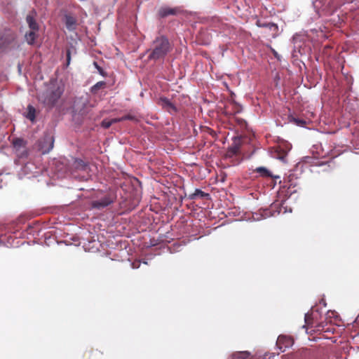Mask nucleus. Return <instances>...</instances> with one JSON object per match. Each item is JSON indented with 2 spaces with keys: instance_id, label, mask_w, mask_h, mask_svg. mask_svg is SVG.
<instances>
[{
  "instance_id": "nucleus-26",
  "label": "nucleus",
  "mask_w": 359,
  "mask_h": 359,
  "mask_svg": "<svg viewBox=\"0 0 359 359\" xmlns=\"http://www.w3.org/2000/svg\"><path fill=\"white\" fill-rule=\"evenodd\" d=\"M255 215H256V217H255V216H253V217H254V219H259V218L257 217L258 214H256Z\"/></svg>"
},
{
  "instance_id": "nucleus-18",
  "label": "nucleus",
  "mask_w": 359,
  "mask_h": 359,
  "mask_svg": "<svg viewBox=\"0 0 359 359\" xmlns=\"http://www.w3.org/2000/svg\"><path fill=\"white\" fill-rule=\"evenodd\" d=\"M236 139L235 140L234 143L229 149V152L231 153V154H236L238 151V149H239V147L236 143Z\"/></svg>"
},
{
  "instance_id": "nucleus-4",
  "label": "nucleus",
  "mask_w": 359,
  "mask_h": 359,
  "mask_svg": "<svg viewBox=\"0 0 359 359\" xmlns=\"http://www.w3.org/2000/svg\"><path fill=\"white\" fill-rule=\"evenodd\" d=\"M54 138L50 135H45L39 142V149L43 154H48L53 148Z\"/></svg>"
},
{
  "instance_id": "nucleus-3",
  "label": "nucleus",
  "mask_w": 359,
  "mask_h": 359,
  "mask_svg": "<svg viewBox=\"0 0 359 359\" xmlns=\"http://www.w3.org/2000/svg\"><path fill=\"white\" fill-rule=\"evenodd\" d=\"M35 12L32 11L26 18L27 23L31 31L25 34V39L29 44H33L36 37V32L39 30V25L34 19Z\"/></svg>"
},
{
  "instance_id": "nucleus-23",
  "label": "nucleus",
  "mask_w": 359,
  "mask_h": 359,
  "mask_svg": "<svg viewBox=\"0 0 359 359\" xmlns=\"http://www.w3.org/2000/svg\"><path fill=\"white\" fill-rule=\"evenodd\" d=\"M309 318H310V315L309 313H306L305 315V323L307 325H309L310 323H309Z\"/></svg>"
},
{
  "instance_id": "nucleus-20",
  "label": "nucleus",
  "mask_w": 359,
  "mask_h": 359,
  "mask_svg": "<svg viewBox=\"0 0 359 359\" xmlns=\"http://www.w3.org/2000/svg\"><path fill=\"white\" fill-rule=\"evenodd\" d=\"M262 218H266L270 216H273V214L271 213V210H263L261 212Z\"/></svg>"
},
{
  "instance_id": "nucleus-13",
  "label": "nucleus",
  "mask_w": 359,
  "mask_h": 359,
  "mask_svg": "<svg viewBox=\"0 0 359 359\" xmlns=\"http://www.w3.org/2000/svg\"><path fill=\"white\" fill-rule=\"evenodd\" d=\"M207 195H208V194H206L205 192H203V191H201V189H196L195 190V191H194L192 194H191V195L189 196V198H190V199H195V198H198V197H201V198H203V197H204V196H207Z\"/></svg>"
},
{
  "instance_id": "nucleus-5",
  "label": "nucleus",
  "mask_w": 359,
  "mask_h": 359,
  "mask_svg": "<svg viewBox=\"0 0 359 359\" xmlns=\"http://www.w3.org/2000/svg\"><path fill=\"white\" fill-rule=\"evenodd\" d=\"M114 201V198L113 196L107 195L99 200L93 201L91 205L93 208L102 209L111 204Z\"/></svg>"
},
{
  "instance_id": "nucleus-10",
  "label": "nucleus",
  "mask_w": 359,
  "mask_h": 359,
  "mask_svg": "<svg viewBox=\"0 0 359 359\" xmlns=\"http://www.w3.org/2000/svg\"><path fill=\"white\" fill-rule=\"evenodd\" d=\"M255 172L263 177H274L278 178V176H273L271 172L265 167H258L255 169Z\"/></svg>"
},
{
  "instance_id": "nucleus-9",
  "label": "nucleus",
  "mask_w": 359,
  "mask_h": 359,
  "mask_svg": "<svg viewBox=\"0 0 359 359\" xmlns=\"http://www.w3.org/2000/svg\"><path fill=\"white\" fill-rule=\"evenodd\" d=\"M130 118V116H123L121 118H111V119H104L102 123H101V126L102 128H109L113 123H117V122H120L121 121H123V120H127V119H129Z\"/></svg>"
},
{
  "instance_id": "nucleus-7",
  "label": "nucleus",
  "mask_w": 359,
  "mask_h": 359,
  "mask_svg": "<svg viewBox=\"0 0 359 359\" xmlns=\"http://www.w3.org/2000/svg\"><path fill=\"white\" fill-rule=\"evenodd\" d=\"M179 12V9L177 8H170L168 6H163L158 10V15L161 18H165L168 15H176Z\"/></svg>"
},
{
  "instance_id": "nucleus-17",
  "label": "nucleus",
  "mask_w": 359,
  "mask_h": 359,
  "mask_svg": "<svg viewBox=\"0 0 359 359\" xmlns=\"http://www.w3.org/2000/svg\"><path fill=\"white\" fill-rule=\"evenodd\" d=\"M13 144L15 149H18L24 146V141L22 139L16 138L13 141Z\"/></svg>"
},
{
  "instance_id": "nucleus-24",
  "label": "nucleus",
  "mask_w": 359,
  "mask_h": 359,
  "mask_svg": "<svg viewBox=\"0 0 359 359\" xmlns=\"http://www.w3.org/2000/svg\"><path fill=\"white\" fill-rule=\"evenodd\" d=\"M319 155L322 157H325L326 156H328L329 155V151H327V152H324L323 151V152L321 154H319Z\"/></svg>"
},
{
  "instance_id": "nucleus-11",
  "label": "nucleus",
  "mask_w": 359,
  "mask_h": 359,
  "mask_svg": "<svg viewBox=\"0 0 359 359\" xmlns=\"http://www.w3.org/2000/svg\"><path fill=\"white\" fill-rule=\"evenodd\" d=\"M27 114L25 115L26 118H28L29 120H30L32 123H34L35 121V118H36V109L35 108L31 105V104H29L27 106Z\"/></svg>"
},
{
  "instance_id": "nucleus-8",
  "label": "nucleus",
  "mask_w": 359,
  "mask_h": 359,
  "mask_svg": "<svg viewBox=\"0 0 359 359\" xmlns=\"http://www.w3.org/2000/svg\"><path fill=\"white\" fill-rule=\"evenodd\" d=\"M65 22L66 27L69 31H74L76 29L77 21L75 17L70 15H66L65 16Z\"/></svg>"
},
{
  "instance_id": "nucleus-6",
  "label": "nucleus",
  "mask_w": 359,
  "mask_h": 359,
  "mask_svg": "<svg viewBox=\"0 0 359 359\" xmlns=\"http://www.w3.org/2000/svg\"><path fill=\"white\" fill-rule=\"evenodd\" d=\"M292 344V339L285 336H279L276 344L281 352H284L285 348L290 347Z\"/></svg>"
},
{
  "instance_id": "nucleus-25",
  "label": "nucleus",
  "mask_w": 359,
  "mask_h": 359,
  "mask_svg": "<svg viewBox=\"0 0 359 359\" xmlns=\"http://www.w3.org/2000/svg\"><path fill=\"white\" fill-rule=\"evenodd\" d=\"M139 265H140L139 263H137V264L136 263H133L132 266H133V269H135V268L139 267Z\"/></svg>"
},
{
  "instance_id": "nucleus-14",
  "label": "nucleus",
  "mask_w": 359,
  "mask_h": 359,
  "mask_svg": "<svg viewBox=\"0 0 359 359\" xmlns=\"http://www.w3.org/2000/svg\"><path fill=\"white\" fill-rule=\"evenodd\" d=\"M256 25L257 27H267V28H269V29H272V28H277V25L274 23H263L260 20H257V22H256Z\"/></svg>"
},
{
  "instance_id": "nucleus-12",
  "label": "nucleus",
  "mask_w": 359,
  "mask_h": 359,
  "mask_svg": "<svg viewBox=\"0 0 359 359\" xmlns=\"http://www.w3.org/2000/svg\"><path fill=\"white\" fill-rule=\"evenodd\" d=\"M161 101L162 104L168 108V110L171 113L172 111H176L177 109L171 102L167 98H161Z\"/></svg>"
},
{
  "instance_id": "nucleus-1",
  "label": "nucleus",
  "mask_w": 359,
  "mask_h": 359,
  "mask_svg": "<svg viewBox=\"0 0 359 359\" xmlns=\"http://www.w3.org/2000/svg\"><path fill=\"white\" fill-rule=\"evenodd\" d=\"M172 50V46L165 36H160L153 41L152 50L149 55L150 60H158L164 58Z\"/></svg>"
},
{
  "instance_id": "nucleus-27",
  "label": "nucleus",
  "mask_w": 359,
  "mask_h": 359,
  "mask_svg": "<svg viewBox=\"0 0 359 359\" xmlns=\"http://www.w3.org/2000/svg\"><path fill=\"white\" fill-rule=\"evenodd\" d=\"M94 65H95V67H96L97 69H99V67H98V65H97V62H94Z\"/></svg>"
},
{
  "instance_id": "nucleus-15",
  "label": "nucleus",
  "mask_w": 359,
  "mask_h": 359,
  "mask_svg": "<svg viewBox=\"0 0 359 359\" xmlns=\"http://www.w3.org/2000/svg\"><path fill=\"white\" fill-rule=\"evenodd\" d=\"M250 353L248 351L238 352L234 355V357L237 359H248L250 357Z\"/></svg>"
},
{
  "instance_id": "nucleus-16",
  "label": "nucleus",
  "mask_w": 359,
  "mask_h": 359,
  "mask_svg": "<svg viewBox=\"0 0 359 359\" xmlns=\"http://www.w3.org/2000/svg\"><path fill=\"white\" fill-rule=\"evenodd\" d=\"M105 86V83L104 81H99L96 83L91 88V91L93 93H95L98 89Z\"/></svg>"
},
{
  "instance_id": "nucleus-2",
  "label": "nucleus",
  "mask_w": 359,
  "mask_h": 359,
  "mask_svg": "<svg viewBox=\"0 0 359 359\" xmlns=\"http://www.w3.org/2000/svg\"><path fill=\"white\" fill-rule=\"evenodd\" d=\"M64 92L62 85L51 84L43 93L39 95V101L48 107H53Z\"/></svg>"
},
{
  "instance_id": "nucleus-21",
  "label": "nucleus",
  "mask_w": 359,
  "mask_h": 359,
  "mask_svg": "<svg viewBox=\"0 0 359 359\" xmlns=\"http://www.w3.org/2000/svg\"><path fill=\"white\" fill-rule=\"evenodd\" d=\"M292 121L297 125V126H304L305 124H306V121L303 119H300V118H292Z\"/></svg>"
},
{
  "instance_id": "nucleus-19",
  "label": "nucleus",
  "mask_w": 359,
  "mask_h": 359,
  "mask_svg": "<svg viewBox=\"0 0 359 359\" xmlns=\"http://www.w3.org/2000/svg\"><path fill=\"white\" fill-rule=\"evenodd\" d=\"M337 8L336 7H333V8H328V9H323L322 11V12L323 13L322 14H319L320 16H322V15H332L335 11H336Z\"/></svg>"
},
{
  "instance_id": "nucleus-22",
  "label": "nucleus",
  "mask_w": 359,
  "mask_h": 359,
  "mask_svg": "<svg viewBox=\"0 0 359 359\" xmlns=\"http://www.w3.org/2000/svg\"><path fill=\"white\" fill-rule=\"evenodd\" d=\"M67 64L66 66H69L71 62V51L69 50H67Z\"/></svg>"
}]
</instances>
